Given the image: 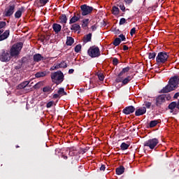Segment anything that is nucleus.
Listing matches in <instances>:
<instances>
[{"instance_id":"obj_1","label":"nucleus","mask_w":179,"mask_h":179,"mask_svg":"<svg viewBox=\"0 0 179 179\" xmlns=\"http://www.w3.org/2000/svg\"><path fill=\"white\" fill-rule=\"evenodd\" d=\"M50 78L53 83H55L56 85H61V83L64 82V73L61 71L51 73Z\"/></svg>"},{"instance_id":"obj_2","label":"nucleus","mask_w":179,"mask_h":179,"mask_svg":"<svg viewBox=\"0 0 179 179\" xmlns=\"http://www.w3.org/2000/svg\"><path fill=\"white\" fill-rule=\"evenodd\" d=\"M16 8V3L10 2L8 5L6 7L3 16V17H10L13 13H15V9Z\"/></svg>"},{"instance_id":"obj_3","label":"nucleus","mask_w":179,"mask_h":179,"mask_svg":"<svg viewBox=\"0 0 179 179\" xmlns=\"http://www.w3.org/2000/svg\"><path fill=\"white\" fill-rule=\"evenodd\" d=\"M6 26V22L0 21V41H3V40H6L8 37H9V34H10V31L9 29L6 30L3 32V27Z\"/></svg>"},{"instance_id":"obj_4","label":"nucleus","mask_w":179,"mask_h":179,"mask_svg":"<svg viewBox=\"0 0 179 179\" xmlns=\"http://www.w3.org/2000/svg\"><path fill=\"white\" fill-rule=\"evenodd\" d=\"M94 9L92 6H88L87 4L81 5L80 15L87 16V15H90L93 12Z\"/></svg>"},{"instance_id":"obj_5","label":"nucleus","mask_w":179,"mask_h":179,"mask_svg":"<svg viewBox=\"0 0 179 179\" xmlns=\"http://www.w3.org/2000/svg\"><path fill=\"white\" fill-rule=\"evenodd\" d=\"M87 54L91 58H97L100 57V49L97 46H91L87 50Z\"/></svg>"},{"instance_id":"obj_6","label":"nucleus","mask_w":179,"mask_h":179,"mask_svg":"<svg viewBox=\"0 0 179 179\" xmlns=\"http://www.w3.org/2000/svg\"><path fill=\"white\" fill-rule=\"evenodd\" d=\"M159 145V140L157 138H152L145 141L143 144V146H147L150 148L152 150Z\"/></svg>"},{"instance_id":"obj_7","label":"nucleus","mask_w":179,"mask_h":179,"mask_svg":"<svg viewBox=\"0 0 179 179\" xmlns=\"http://www.w3.org/2000/svg\"><path fill=\"white\" fill-rule=\"evenodd\" d=\"M169 59V55L165 52H160L158 53L156 61L157 64H164L166 61Z\"/></svg>"},{"instance_id":"obj_8","label":"nucleus","mask_w":179,"mask_h":179,"mask_svg":"<svg viewBox=\"0 0 179 179\" xmlns=\"http://www.w3.org/2000/svg\"><path fill=\"white\" fill-rule=\"evenodd\" d=\"M22 48V45L12 46V48L10 50V55H11V57H17V55L20 54Z\"/></svg>"},{"instance_id":"obj_9","label":"nucleus","mask_w":179,"mask_h":179,"mask_svg":"<svg viewBox=\"0 0 179 179\" xmlns=\"http://www.w3.org/2000/svg\"><path fill=\"white\" fill-rule=\"evenodd\" d=\"M11 57L12 56L8 52V51L3 50L0 53V61H1V62H8V61H10Z\"/></svg>"},{"instance_id":"obj_10","label":"nucleus","mask_w":179,"mask_h":179,"mask_svg":"<svg viewBox=\"0 0 179 179\" xmlns=\"http://www.w3.org/2000/svg\"><path fill=\"white\" fill-rule=\"evenodd\" d=\"M129 69H131L129 66L124 68L122 71L118 74L117 77L116 78L115 82H117V83L122 82V80L124 79V75H125L127 72H129Z\"/></svg>"},{"instance_id":"obj_11","label":"nucleus","mask_w":179,"mask_h":179,"mask_svg":"<svg viewBox=\"0 0 179 179\" xmlns=\"http://www.w3.org/2000/svg\"><path fill=\"white\" fill-rule=\"evenodd\" d=\"M169 83L173 89H177V86H178L179 83L178 76H174L173 77L171 78Z\"/></svg>"},{"instance_id":"obj_12","label":"nucleus","mask_w":179,"mask_h":179,"mask_svg":"<svg viewBox=\"0 0 179 179\" xmlns=\"http://www.w3.org/2000/svg\"><path fill=\"white\" fill-rule=\"evenodd\" d=\"M166 99H169V97H167V95L166 94H161L158 96L156 99V106H162L164 101H166Z\"/></svg>"},{"instance_id":"obj_13","label":"nucleus","mask_w":179,"mask_h":179,"mask_svg":"<svg viewBox=\"0 0 179 179\" xmlns=\"http://www.w3.org/2000/svg\"><path fill=\"white\" fill-rule=\"evenodd\" d=\"M126 38L124 34L119 35L118 38H116L113 42V45H120L121 44V41H125Z\"/></svg>"},{"instance_id":"obj_14","label":"nucleus","mask_w":179,"mask_h":179,"mask_svg":"<svg viewBox=\"0 0 179 179\" xmlns=\"http://www.w3.org/2000/svg\"><path fill=\"white\" fill-rule=\"evenodd\" d=\"M173 90H176V88H173L169 83L163 87L162 90L159 91V93L166 94L170 93V92H173Z\"/></svg>"},{"instance_id":"obj_15","label":"nucleus","mask_w":179,"mask_h":179,"mask_svg":"<svg viewBox=\"0 0 179 179\" xmlns=\"http://www.w3.org/2000/svg\"><path fill=\"white\" fill-rule=\"evenodd\" d=\"M173 90H176V88H173L169 83L163 87L162 90L159 91V93L166 94L170 93V92H173Z\"/></svg>"},{"instance_id":"obj_16","label":"nucleus","mask_w":179,"mask_h":179,"mask_svg":"<svg viewBox=\"0 0 179 179\" xmlns=\"http://www.w3.org/2000/svg\"><path fill=\"white\" fill-rule=\"evenodd\" d=\"M80 13H74V15L71 17V19L69 21V24H73V23H76V22H78V20H80Z\"/></svg>"},{"instance_id":"obj_17","label":"nucleus","mask_w":179,"mask_h":179,"mask_svg":"<svg viewBox=\"0 0 179 179\" xmlns=\"http://www.w3.org/2000/svg\"><path fill=\"white\" fill-rule=\"evenodd\" d=\"M135 111V107L130 106L128 107H126L124 110H123V113L124 114L128 115V114H132V113H134Z\"/></svg>"},{"instance_id":"obj_18","label":"nucleus","mask_w":179,"mask_h":179,"mask_svg":"<svg viewBox=\"0 0 179 179\" xmlns=\"http://www.w3.org/2000/svg\"><path fill=\"white\" fill-rule=\"evenodd\" d=\"M24 12V7H21L18 8V10L15 13V19H20L22 17V13Z\"/></svg>"},{"instance_id":"obj_19","label":"nucleus","mask_w":179,"mask_h":179,"mask_svg":"<svg viewBox=\"0 0 179 179\" xmlns=\"http://www.w3.org/2000/svg\"><path fill=\"white\" fill-rule=\"evenodd\" d=\"M145 113H146V108L141 107L136 110L135 115H136V117H139V115H143V114H145Z\"/></svg>"},{"instance_id":"obj_20","label":"nucleus","mask_w":179,"mask_h":179,"mask_svg":"<svg viewBox=\"0 0 179 179\" xmlns=\"http://www.w3.org/2000/svg\"><path fill=\"white\" fill-rule=\"evenodd\" d=\"M116 6L120 8V9L122 10V12H125V6L124 5V1L123 0H119L116 3Z\"/></svg>"},{"instance_id":"obj_21","label":"nucleus","mask_w":179,"mask_h":179,"mask_svg":"<svg viewBox=\"0 0 179 179\" xmlns=\"http://www.w3.org/2000/svg\"><path fill=\"white\" fill-rule=\"evenodd\" d=\"M52 29L55 31V33H59L61 31V29H62V26L59 24L54 23L52 24Z\"/></svg>"},{"instance_id":"obj_22","label":"nucleus","mask_w":179,"mask_h":179,"mask_svg":"<svg viewBox=\"0 0 179 179\" xmlns=\"http://www.w3.org/2000/svg\"><path fill=\"white\" fill-rule=\"evenodd\" d=\"M111 12L112 15H114V16H118V15H120V8L117 6H113Z\"/></svg>"},{"instance_id":"obj_23","label":"nucleus","mask_w":179,"mask_h":179,"mask_svg":"<svg viewBox=\"0 0 179 179\" xmlns=\"http://www.w3.org/2000/svg\"><path fill=\"white\" fill-rule=\"evenodd\" d=\"M168 108L171 110V113H174V109L177 108V102L173 101L171 102Z\"/></svg>"},{"instance_id":"obj_24","label":"nucleus","mask_w":179,"mask_h":179,"mask_svg":"<svg viewBox=\"0 0 179 179\" xmlns=\"http://www.w3.org/2000/svg\"><path fill=\"white\" fill-rule=\"evenodd\" d=\"M60 23L63 24H66V22H68V17H66V14H62L59 17Z\"/></svg>"},{"instance_id":"obj_25","label":"nucleus","mask_w":179,"mask_h":179,"mask_svg":"<svg viewBox=\"0 0 179 179\" xmlns=\"http://www.w3.org/2000/svg\"><path fill=\"white\" fill-rule=\"evenodd\" d=\"M89 41H92V33H90L83 37V43L86 44V43H89Z\"/></svg>"},{"instance_id":"obj_26","label":"nucleus","mask_w":179,"mask_h":179,"mask_svg":"<svg viewBox=\"0 0 179 179\" xmlns=\"http://www.w3.org/2000/svg\"><path fill=\"white\" fill-rule=\"evenodd\" d=\"M125 171V168L123 166H120V167L116 169V174L117 176H121V174H124Z\"/></svg>"},{"instance_id":"obj_27","label":"nucleus","mask_w":179,"mask_h":179,"mask_svg":"<svg viewBox=\"0 0 179 179\" xmlns=\"http://www.w3.org/2000/svg\"><path fill=\"white\" fill-rule=\"evenodd\" d=\"M90 22V20H89V18H85V19L83 20V21H82L83 29H86V27H88Z\"/></svg>"},{"instance_id":"obj_28","label":"nucleus","mask_w":179,"mask_h":179,"mask_svg":"<svg viewBox=\"0 0 179 179\" xmlns=\"http://www.w3.org/2000/svg\"><path fill=\"white\" fill-rule=\"evenodd\" d=\"M55 68V69H59V68H68V64L63 61L59 64H57Z\"/></svg>"},{"instance_id":"obj_29","label":"nucleus","mask_w":179,"mask_h":179,"mask_svg":"<svg viewBox=\"0 0 179 179\" xmlns=\"http://www.w3.org/2000/svg\"><path fill=\"white\" fill-rule=\"evenodd\" d=\"M131 80L132 77H131V76H129L126 78H123L121 82L122 85H128V83H129V82H131Z\"/></svg>"},{"instance_id":"obj_30","label":"nucleus","mask_w":179,"mask_h":179,"mask_svg":"<svg viewBox=\"0 0 179 179\" xmlns=\"http://www.w3.org/2000/svg\"><path fill=\"white\" fill-rule=\"evenodd\" d=\"M74 43H75V40L73 39V38L71 36H67V39L66 42V45H72V44H73Z\"/></svg>"},{"instance_id":"obj_31","label":"nucleus","mask_w":179,"mask_h":179,"mask_svg":"<svg viewBox=\"0 0 179 179\" xmlns=\"http://www.w3.org/2000/svg\"><path fill=\"white\" fill-rule=\"evenodd\" d=\"M47 75L45 71H39L35 74L36 78H44Z\"/></svg>"},{"instance_id":"obj_32","label":"nucleus","mask_w":179,"mask_h":179,"mask_svg":"<svg viewBox=\"0 0 179 179\" xmlns=\"http://www.w3.org/2000/svg\"><path fill=\"white\" fill-rule=\"evenodd\" d=\"M130 145L131 144L129 143H122V144L120 145V148L122 150H127V149L129 148Z\"/></svg>"},{"instance_id":"obj_33","label":"nucleus","mask_w":179,"mask_h":179,"mask_svg":"<svg viewBox=\"0 0 179 179\" xmlns=\"http://www.w3.org/2000/svg\"><path fill=\"white\" fill-rule=\"evenodd\" d=\"M71 30H73L74 31H79V30H80V25L78 24H73L71 25Z\"/></svg>"},{"instance_id":"obj_34","label":"nucleus","mask_w":179,"mask_h":179,"mask_svg":"<svg viewBox=\"0 0 179 179\" xmlns=\"http://www.w3.org/2000/svg\"><path fill=\"white\" fill-rule=\"evenodd\" d=\"M43 57H41V55L40 54H36L34 55V61L35 62H39V61H41Z\"/></svg>"},{"instance_id":"obj_35","label":"nucleus","mask_w":179,"mask_h":179,"mask_svg":"<svg viewBox=\"0 0 179 179\" xmlns=\"http://www.w3.org/2000/svg\"><path fill=\"white\" fill-rule=\"evenodd\" d=\"M29 83H30V82L29 81L22 82L21 84L18 85V87L20 89H24V87H27V86H29Z\"/></svg>"},{"instance_id":"obj_36","label":"nucleus","mask_w":179,"mask_h":179,"mask_svg":"<svg viewBox=\"0 0 179 179\" xmlns=\"http://www.w3.org/2000/svg\"><path fill=\"white\" fill-rule=\"evenodd\" d=\"M57 93L59 94V96H66L68 94L63 87L59 88Z\"/></svg>"},{"instance_id":"obj_37","label":"nucleus","mask_w":179,"mask_h":179,"mask_svg":"<svg viewBox=\"0 0 179 179\" xmlns=\"http://www.w3.org/2000/svg\"><path fill=\"white\" fill-rule=\"evenodd\" d=\"M43 93H51L52 92V88L50 86H46L43 88Z\"/></svg>"},{"instance_id":"obj_38","label":"nucleus","mask_w":179,"mask_h":179,"mask_svg":"<svg viewBox=\"0 0 179 179\" xmlns=\"http://www.w3.org/2000/svg\"><path fill=\"white\" fill-rule=\"evenodd\" d=\"M157 124H159V121H157V120H152L150 122V128H153V127H156Z\"/></svg>"},{"instance_id":"obj_39","label":"nucleus","mask_w":179,"mask_h":179,"mask_svg":"<svg viewBox=\"0 0 179 179\" xmlns=\"http://www.w3.org/2000/svg\"><path fill=\"white\" fill-rule=\"evenodd\" d=\"M148 58L149 59H155L156 58V52H149Z\"/></svg>"},{"instance_id":"obj_40","label":"nucleus","mask_w":179,"mask_h":179,"mask_svg":"<svg viewBox=\"0 0 179 179\" xmlns=\"http://www.w3.org/2000/svg\"><path fill=\"white\" fill-rule=\"evenodd\" d=\"M48 2V0H39L40 6H45Z\"/></svg>"},{"instance_id":"obj_41","label":"nucleus","mask_w":179,"mask_h":179,"mask_svg":"<svg viewBox=\"0 0 179 179\" xmlns=\"http://www.w3.org/2000/svg\"><path fill=\"white\" fill-rule=\"evenodd\" d=\"M41 86H43V82H38L35 85H34V87L35 89H40V87H41Z\"/></svg>"},{"instance_id":"obj_42","label":"nucleus","mask_w":179,"mask_h":179,"mask_svg":"<svg viewBox=\"0 0 179 179\" xmlns=\"http://www.w3.org/2000/svg\"><path fill=\"white\" fill-rule=\"evenodd\" d=\"M127 23V20L125 18H121L119 22L120 26H122V24H125Z\"/></svg>"},{"instance_id":"obj_43","label":"nucleus","mask_w":179,"mask_h":179,"mask_svg":"<svg viewBox=\"0 0 179 179\" xmlns=\"http://www.w3.org/2000/svg\"><path fill=\"white\" fill-rule=\"evenodd\" d=\"M52 106H54V101H50L47 103L46 107L47 108H51Z\"/></svg>"},{"instance_id":"obj_44","label":"nucleus","mask_w":179,"mask_h":179,"mask_svg":"<svg viewBox=\"0 0 179 179\" xmlns=\"http://www.w3.org/2000/svg\"><path fill=\"white\" fill-rule=\"evenodd\" d=\"M82 50V46L81 45H76L74 48V50L76 52H80V50Z\"/></svg>"},{"instance_id":"obj_45","label":"nucleus","mask_w":179,"mask_h":179,"mask_svg":"<svg viewBox=\"0 0 179 179\" xmlns=\"http://www.w3.org/2000/svg\"><path fill=\"white\" fill-rule=\"evenodd\" d=\"M135 33H136V28L134 27L130 31V35L134 36V34H135Z\"/></svg>"},{"instance_id":"obj_46","label":"nucleus","mask_w":179,"mask_h":179,"mask_svg":"<svg viewBox=\"0 0 179 179\" xmlns=\"http://www.w3.org/2000/svg\"><path fill=\"white\" fill-rule=\"evenodd\" d=\"M98 78L99 80H104V76L103 75V73L98 74Z\"/></svg>"},{"instance_id":"obj_47","label":"nucleus","mask_w":179,"mask_h":179,"mask_svg":"<svg viewBox=\"0 0 179 179\" xmlns=\"http://www.w3.org/2000/svg\"><path fill=\"white\" fill-rule=\"evenodd\" d=\"M113 65H118V59H117V58H113Z\"/></svg>"},{"instance_id":"obj_48","label":"nucleus","mask_w":179,"mask_h":179,"mask_svg":"<svg viewBox=\"0 0 179 179\" xmlns=\"http://www.w3.org/2000/svg\"><path fill=\"white\" fill-rule=\"evenodd\" d=\"M132 2H134V0H124V3H126V5H131Z\"/></svg>"},{"instance_id":"obj_49","label":"nucleus","mask_w":179,"mask_h":179,"mask_svg":"<svg viewBox=\"0 0 179 179\" xmlns=\"http://www.w3.org/2000/svg\"><path fill=\"white\" fill-rule=\"evenodd\" d=\"M150 106H152V103H150V102H146L145 103V107L147 108H150Z\"/></svg>"},{"instance_id":"obj_50","label":"nucleus","mask_w":179,"mask_h":179,"mask_svg":"<svg viewBox=\"0 0 179 179\" xmlns=\"http://www.w3.org/2000/svg\"><path fill=\"white\" fill-rule=\"evenodd\" d=\"M100 170L104 171L106 170V165H101Z\"/></svg>"},{"instance_id":"obj_51","label":"nucleus","mask_w":179,"mask_h":179,"mask_svg":"<svg viewBox=\"0 0 179 179\" xmlns=\"http://www.w3.org/2000/svg\"><path fill=\"white\" fill-rule=\"evenodd\" d=\"M178 97H179V93L177 92V93H176L175 95L173 96V99H178Z\"/></svg>"},{"instance_id":"obj_52","label":"nucleus","mask_w":179,"mask_h":179,"mask_svg":"<svg viewBox=\"0 0 179 179\" xmlns=\"http://www.w3.org/2000/svg\"><path fill=\"white\" fill-rule=\"evenodd\" d=\"M58 97H59V95L58 93L53 94V99H58Z\"/></svg>"},{"instance_id":"obj_53","label":"nucleus","mask_w":179,"mask_h":179,"mask_svg":"<svg viewBox=\"0 0 179 179\" xmlns=\"http://www.w3.org/2000/svg\"><path fill=\"white\" fill-rule=\"evenodd\" d=\"M91 29H92V31H94L97 28L96 27V25H92L91 27Z\"/></svg>"},{"instance_id":"obj_54","label":"nucleus","mask_w":179,"mask_h":179,"mask_svg":"<svg viewBox=\"0 0 179 179\" xmlns=\"http://www.w3.org/2000/svg\"><path fill=\"white\" fill-rule=\"evenodd\" d=\"M129 48H128V46L127 45H124L123 50L124 51H127V50H128Z\"/></svg>"},{"instance_id":"obj_55","label":"nucleus","mask_w":179,"mask_h":179,"mask_svg":"<svg viewBox=\"0 0 179 179\" xmlns=\"http://www.w3.org/2000/svg\"><path fill=\"white\" fill-rule=\"evenodd\" d=\"M75 70H73V69H71L69 70V73H72L73 72H74Z\"/></svg>"},{"instance_id":"obj_56","label":"nucleus","mask_w":179,"mask_h":179,"mask_svg":"<svg viewBox=\"0 0 179 179\" xmlns=\"http://www.w3.org/2000/svg\"><path fill=\"white\" fill-rule=\"evenodd\" d=\"M16 45H23V42L17 43Z\"/></svg>"},{"instance_id":"obj_57","label":"nucleus","mask_w":179,"mask_h":179,"mask_svg":"<svg viewBox=\"0 0 179 179\" xmlns=\"http://www.w3.org/2000/svg\"><path fill=\"white\" fill-rule=\"evenodd\" d=\"M62 157H63V159H64V160H66V159H68V156H66V155H62Z\"/></svg>"},{"instance_id":"obj_58","label":"nucleus","mask_w":179,"mask_h":179,"mask_svg":"<svg viewBox=\"0 0 179 179\" xmlns=\"http://www.w3.org/2000/svg\"><path fill=\"white\" fill-rule=\"evenodd\" d=\"M177 108L179 110V100L178 101V103H176Z\"/></svg>"},{"instance_id":"obj_59","label":"nucleus","mask_w":179,"mask_h":179,"mask_svg":"<svg viewBox=\"0 0 179 179\" xmlns=\"http://www.w3.org/2000/svg\"><path fill=\"white\" fill-rule=\"evenodd\" d=\"M127 43H128V44H132V45H134V42H132V41H131V42L129 41Z\"/></svg>"},{"instance_id":"obj_60","label":"nucleus","mask_w":179,"mask_h":179,"mask_svg":"<svg viewBox=\"0 0 179 179\" xmlns=\"http://www.w3.org/2000/svg\"><path fill=\"white\" fill-rule=\"evenodd\" d=\"M84 90H83V89H80V92H84Z\"/></svg>"},{"instance_id":"obj_61","label":"nucleus","mask_w":179,"mask_h":179,"mask_svg":"<svg viewBox=\"0 0 179 179\" xmlns=\"http://www.w3.org/2000/svg\"><path fill=\"white\" fill-rule=\"evenodd\" d=\"M93 82H92V81H90V83H92Z\"/></svg>"},{"instance_id":"obj_62","label":"nucleus","mask_w":179,"mask_h":179,"mask_svg":"<svg viewBox=\"0 0 179 179\" xmlns=\"http://www.w3.org/2000/svg\"><path fill=\"white\" fill-rule=\"evenodd\" d=\"M16 148H19V145H17Z\"/></svg>"},{"instance_id":"obj_63","label":"nucleus","mask_w":179,"mask_h":179,"mask_svg":"<svg viewBox=\"0 0 179 179\" xmlns=\"http://www.w3.org/2000/svg\"><path fill=\"white\" fill-rule=\"evenodd\" d=\"M78 45H80V44H78Z\"/></svg>"},{"instance_id":"obj_64","label":"nucleus","mask_w":179,"mask_h":179,"mask_svg":"<svg viewBox=\"0 0 179 179\" xmlns=\"http://www.w3.org/2000/svg\"><path fill=\"white\" fill-rule=\"evenodd\" d=\"M162 1H164V0H162Z\"/></svg>"}]
</instances>
